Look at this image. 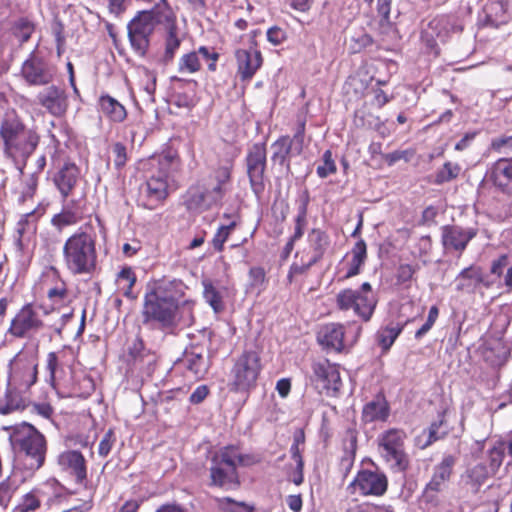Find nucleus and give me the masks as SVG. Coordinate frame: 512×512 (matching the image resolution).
<instances>
[{
    "instance_id": "obj_1",
    "label": "nucleus",
    "mask_w": 512,
    "mask_h": 512,
    "mask_svg": "<svg viewBox=\"0 0 512 512\" xmlns=\"http://www.w3.org/2000/svg\"><path fill=\"white\" fill-rule=\"evenodd\" d=\"M182 286L179 281H156L147 286L144 296L142 315L144 323L155 321L162 328H171L176 325L178 310V288Z\"/></svg>"
},
{
    "instance_id": "obj_2",
    "label": "nucleus",
    "mask_w": 512,
    "mask_h": 512,
    "mask_svg": "<svg viewBox=\"0 0 512 512\" xmlns=\"http://www.w3.org/2000/svg\"><path fill=\"white\" fill-rule=\"evenodd\" d=\"M97 234L85 224L69 236L63 245V262L72 275H91L97 267Z\"/></svg>"
},
{
    "instance_id": "obj_3",
    "label": "nucleus",
    "mask_w": 512,
    "mask_h": 512,
    "mask_svg": "<svg viewBox=\"0 0 512 512\" xmlns=\"http://www.w3.org/2000/svg\"><path fill=\"white\" fill-rule=\"evenodd\" d=\"M40 136L18 117H7L0 122V144L6 159L25 162L35 151Z\"/></svg>"
},
{
    "instance_id": "obj_4",
    "label": "nucleus",
    "mask_w": 512,
    "mask_h": 512,
    "mask_svg": "<svg viewBox=\"0 0 512 512\" xmlns=\"http://www.w3.org/2000/svg\"><path fill=\"white\" fill-rule=\"evenodd\" d=\"M173 24V10L164 7L163 10H141L127 24L128 39L133 51L139 56H145L151 37L157 26Z\"/></svg>"
},
{
    "instance_id": "obj_5",
    "label": "nucleus",
    "mask_w": 512,
    "mask_h": 512,
    "mask_svg": "<svg viewBox=\"0 0 512 512\" xmlns=\"http://www.w3.org/2000/svg\"><path fill=\"white\" fill-rule=\"evenodd\" d=\"M10 440L18 453L29 461L31 470L40 469L46 461L47 440L33 425L22 422L11 427Z\"/></svg>"
},
{
    "instance_id": "obj_6",
    "label": "nucleus",
    "mask_w": 512,
    "mask_h": 512,
    "mask_svg": "<svg viewBox=\"0 0 512 512\" xmlns=\"http://www.w3.org/2000/svg\"><path fill=\"white\" fill-rule=\"evenodd\" d=\"M177 164L178 158L171 154L154 156L148 160L146 165L149 166V174L145 192L151 202L157 203L167 197L168 176Z\"/></svg>"
},
{
    "instance_id": "obj_7",
    "label": "nucleus",
    "mask_w": 512,
    "mask_h": 512,
    "mask_svg": "<svg viewBox=\"0 0 512 512\" xmlns=\"http://www.w3.org/2000/svg\"><path fill=\"white\" fill-rule=\"evenodd\" d=\"M406 433L397 428L384 431L378 437V451L385 463L393 471L404 472L410 461L405 452Z\"/></svg>"
},
{
    "instance_id": "obj_8",
    "label": "nucleus",
    "mask_w": 512,
    "mask_h": 512,
    "mask_svg": "<svg viewBox=\"0 0 512 512\" xmlns=\"http://www.w3.org/2000/svg\"><path fill=\"white\" fill-rule=\"evenodd\" d=\"M377 301L368 282H364L359 290L347 288L336 295V305L339 310L352 309L364 321H368L373 315Z\"/></svg>"
},
{
    "instance_id": "obj_9",
    "label": "nucleus",
    "mask_w": 512,
    "mask_h": 512,
    "mask_svg": "<svg viewBox=\"0 0 512 512\" xmlns=\"http://www.w3.org/2000/svg\"><path fill=\"white\" fill-rule=\"evenodd\" d=\"M38 380L37 356L25 352H18L7 365L6 381L15 386L30 391Z\"/></svg>"
},
{
    "instance_id": "obj_10",
    "label": "nucleus",
    "mask_w": 512,
    "mask_h": 512,
    "mask_svg": "<svg viewBox=\"0 0 512 512\" xmlns=\"http://www.w3.org/2000/svg\"><path fill=\"white\" fill-rule=\"evenodd\" d=\"M261 371L260 356L256 351H244L231 370V386L236 391L253 387Z\"/></svg>"
},
{
    "instance_id": "obj_11",
    "label": "nucleus",
    "mask_w": 512,
    "mask_h": 512,
    "mask_svg": "<svg viewBox=\"0 0 512 512\" xmlns=\"http://www.w3.org/2000/svg\"><path fill=\"white\" fill-rule=\"evenodd\" d=\"M456 459L453 455H446L434 469L430 481L425 485L421 500L426 505L436 507L440 503V494L449 482Z\"/></svg>"
},
{
    "instance_id": "obj_12",
    "label": "nucleus",
    "mask_w": 512,
    "mask_h": 512,
    "mask_svg": "<svg viewBox=\"0 0 512 512\" xmlns=\"http://www.w3.org/2000/svg\"><path fill=\"white\" fill-rule=\"evenodd\" d=\"M40 310L41 306L25 304L12 318L8 333L15 338H32L45 327Z\"/></svg>"
},
{
    "instance_id": "obj_13",
    "label": "nucleus",
    "mask_w": 512,
    "mask_h": 512,
    "mask_svg": "<svg viewBox=\"0 0 512 512\" xmlns=\"http://www.w3.org/2000/svg\"><path fill=\"white\" fill-rule=\"evenodd\" d=\"M227 451L221 448L211 458L210 479L211 485L229 490L238 488L240 480L236 463L231 461Z\"/></svg>"
},
{
    "instance_id": "obj_14",
    "label": "nucleus",
    "mask_w": 512,
    "mask_h": 512,
    "mask_svg": "<svg viewBox=\"0 0 512 512\" xmlns=\"http://www.w3.org/2000/svg\"><path fill=\"white\" fill-rule=\"evenodd\" d=\"M59 470L73 478L74 483L83 489H94L88 479V464L79 450L68 449L56 457Z\"/></svg>"
},
{
    "instance_id": "obj_15",
    "label": "nucleus",
    "mask_w": 512,
    "mask_h": 512,
    "mask_svg": "<svg viewBox=\"0 0 512 512\" xmlns=\"http://www.w3.org/2000/svg\"><path fill=\"white\" fill-rule=\"evenodd\" d=\"M21 76L29 86H45L54 81L56 67L33 52L23 62Z\"/></svg>"
},
{
    "instance_id": "obj_16",
    "label": "nucleus",
    "mask_w": 512,
    "mask_h": 512,
    "mask_svg": "<svg viewBox=\"0 0 512 512\" xmlns=\"http://www.w3.org/2000/svg\"><path fill=\"white\" fill-rule=\"evenodd\" d=\"M304 137L305 122H301L293 138H290L289 136H282L271 145V160L279 165L286 164V166L289 167V162H287L288 158L298 156L302 153Z\"/></svg>"
},
{
    "instance_id": "obj_17",
    "label": "nucleus",
    "mask_w": 512,
    "mask_h": 512,
    "mask_svg": "<svg viewBox=\"0 0 512 512\" xmlns=\"http://www.w3.org/2000/svg\"><path fill=\"white\" fill-rule=\"evenodd\" d=\"M349 488L358 491L362 496H383L388 489V478L380 471L362 469L357 472Z\"/></svg>"
},
{
    "instance_id": "obj_18",
    "label": "nucleus",
    "mask_w": 512,
    "mask_h": 512,
    "mask_svg": "<svg viewBox=\"0 0 512 512\" xmlns=\"http://www.w3.org/2000/svg\"><path fill=\"white\" fill-rule=\"evenodd\" d=\"M36 102L55 118L64 117L69 108L67 92L64 88L54 84L39 91L36 95Z\"/></svg>"
},
{
    "instance_id": "obj_19",
    "label": "nucleus",
    "mask_w": 512,
    "mask_h": 512,
    "mask_svg": "<svg viewBox=\"0 0 512 512\" xmlns=\"http://www.w3.org/2000/svg\"><path fill=\"white\" fill-rule=\"evenodd\" d=\"M266 148L264 144H254L247 156V171L252 190L259 195L264 191V171Z\"/></svg>"
},
{
    "instance_id": "obj_20",
    "label": "nucleus",
    "mask_w": 512,
    "mask_h": 512,
    "mask_svg": "<svg viewBox=\"0 0 512 512\" xmlns=\"http://www.w3.org/2000/svg\"><path fill=\"white\" fill-rule=\"evenodd\" d=\"M477 233V228L464 229L457 225H446L441 228V241L446 250L462 253Z\"/></svg>"
},
{
    "instance_id": "obj_21",
    "label": "nucleus",
    "mask_w": 512,
    "mask_h": 512,
    "mask_svg": "<svg viewBox=\"0 0 512 512\" xmlns=\"http://www.w3.org/2000/svg\"><path fill=\"white\" fill-rule=\"evenodd\" d=\"M29 392L6 381L4 394L0 397V414L23 412L29 405Z\"/></svg>"
},
{
    "instance_id": "obj_22",
    "label": "nucleus",
    "mask_w": 512,
    "mask_h": 512,
    "mask_svg": "<svg viewBox=\"0 0 512 512\" xmlns=\"http://www.w3.org/2000/svg\"><path fill=\"white\" fill-rule=\"evenodd\" d=\"M235 58L237 71L242 81H250L263 63L261 53L252 49H237Z\"/></svg>"
},
{
    "instance_id": "obj_23",
    "label": "nucleus",
    "mask_w": 512,
    "mask_h": 512,
    "mask_svg": "<svg viewBox=\"0 0 512 512\" xmlns=\"http://www.w3.org/2000/svg\"><path fill=\"white\" fill-rule=\"evenodd\" d=\"M345 329L342 324L328 323L317 332V341L323 349L340 352L344 347Z\"/></svg>"
},
{
    "instance_id": "obj_24",
    "label": "nucleus",
    "mask_w": 512,
    "mask_h": 512,
    "mask_svg": "<svg viewBox=\"0 0 512 512\" xmlns=\"http://www.w3.org/2000/svg\"><path fill=\"white\" fill-rule=\"evenodd\" d=\"M490 179L503 194L512 197V160H497L491 167Z\"/></svg>"
},
{
    "instance_id": "obj_25",
    "label": "nucleus",
    "mask_w": 512,
    "mask_h": 512,
    "mask_svg": "<svg viewBox=\"0 0 512 512\" xmlns=\"http://www.w3.org/2000/svg\"><path fill=\"white\" fill-rule=\"evenodd\" d=\"M508 21L507 4L503 0H487L485 2L480 17L483 26L498 28Z\"/></svg>"
},
{
    "instance_id": "obj_26",
    "label": "nucleus",
    "mask_w": 512,
    "mask_h": 512,
    "mask_svg": "<svg viewBox=\"0 0 512 512\" xmlns=\"http://www.w3.org/2000/svg\"><path fill=\"white\" fill-rule=\"evenodd\" d=\"M30 491L39 501L42 502V499H45L46 504L51 506L61 501L66 488L57 478L50 477L34 486Z\"/></svg>"
},
{
    "instance_id": "obj_27",
    "label": "nucleus",
    "mask_w": 512,
    "mask_h": 512,
    "mask_svg": "<svg viewBox=\"0 0 512 512\" xmlns=\"http://www.w3.org/2000/svg\"><path fill=\"white\" fill-rule=\"evenodd\" d=\"M163 28L166 31L164 52L160 58L163 64L170 63L179 50L181 45V38L178 36L177 17L173 11V24H164Z\"/></svg>"
},
{
    "instance_id": "obj_28",
    "label": "nucleus",
    "mask_w": 512,
    "mask_h": 512,
    "mask_svg": "<svg viewBox=\"0 0 512 512\" xmlns=\"http://www.w3.org/2000/svg\"><path fill=\"white\" fill-rule=\"evenodd\" d=\"M79 176V170L73 163H66L54 177V183L63 198H67L75 187Z\"/></svg>"
},
{
    "instance_id": "obj_29",
    "label": "nucleus",
    "mask_w": 512,
    "mask_h": 512,
    "mask_svg": "<svg viewBox=\"0 0 512 512\" xmlns=\"http://www.w3.org/2000/svg\"><path fill=\"white\" fill-rule=\"evenodd\" d=\"M38 218L39 216L36 215V211H31L23 214L17 222L15 243L20 251H24L29 237L35 233Z\"/></svg>"
},
{
    "instance_id": "obj_30",
    "label": "nucleus",
    "mask_w": 512,
    "mask_h": 512,
    "mask_svg": "<svg viewBox=\"0 0 512 512\" xmlns=\"http://www.w3.org/2000/svg\"><path fill=\"white\" fill-rule=\"evenodd\" d=\"M482 282V269L478 266H470L463 269L456 277V289L461 292L471 293Z\"/></svg>"
},
{
    "instance_id": "obj_31",
    "label": "nucleus",
    "mask_w": 512,
    "mask_h": 512,
    "mask_svg": "<svg viewBox=\"0 0 512 512\" xmlns=\"http://www.w3.org/2000/svg\"><path fill=\"white\" fill-rule=\"evenodd\" d=\"M231 173L228 167H220L214 173L215 183L211 184L210 188L205 189L209 193L214 205L221 202L224 195L228 191Z\"/></svg>"
},
{
    "instance_id": "obj_32",
    "label": "nucleus",
    "mask_w": 512,
    "mask_h": 512,
    "mask_svg": "<svg viewBox=\"0 0 512 512\" xmlns=\"http://www.w3.org/2000/svg\"><path fill=\"white\" fill-rule=\"evenodd\" d=\"M99 105L103 114L113 122H123L127 117L125 107L110 95H102L99 98Z\"/></svg>"
},
{
    "instance_id": "obj_33",
    "label": "nucleus",
    "mask_w": 512,
    "mask_h": 512,
    "mask_svg": "<svg viewBox=\"0 0 512 512\" xmlns=\"http://www.w3.org/2000/svg\"><path fill=\"white\" fill-rule=\"evenodd\" d=\"M185 204L191 211L201 212L214 205L209 193L200 188H191L186 195Z\"/></svg>"
},
{
    "instance_id": "obj_34",
    "label": "nucleus",
    "mask_w": 512,
    "mask_h": 512,
    "mask_svg": "<svg viewBox=\"0 0 512 512\" xmlns=\"http://www.w3.org/2000/svg\"><path fill=\"white\" fill-rule=\"evenodd\" d=\"M351 256L352 258L349 262L345 279L358 275L361 271V267L367 259V246L363 239H360L355 243L351 250Z\"/></svg>"
},
{
    "instance_id": "obj_35",
    "label": "nucleus",
    "mask_w": 512,
    "mask_h": 512,
    "mask_svg": "<svg viewBox=\"0 0 512 512\" xmlns=\"http://www.w3.org/2000/svg\"><path fill=\"white\" fill-rule=\"evenodd\" d=\"M309 201V193L307 190H304L298 198V212L295 220L296 225L291 242L300 239L304 234V228L307 223L306 217Z\"/></svg>"
},
{
    "instance_id": "obj_36",
    "label": "nucleus",
    "mask_w": 512,
    "mask_h": 512,
    "mask_svg": "<svg viewBox=\"0 0 512 512\" xmlns=\"http://www.w3.org/2000/svg\"><path fill=\"white\" fill-rule=\"evenodd\" d=\"M444 424V418H440L438 421L433 422L428 429L423 430L422 434L417 438V444L420 448L424 449L444 437L447 434L446 429H441Z\"/></svg>"
},
{
    "instance_id": "obj_37",
    "label": "nucleus",
    "mask_w": 512,
    "mask_h": 512,
    "mask_svg": "<svg viewBox=\"0 0 512 512\" xmlns=\"http://www.w3.org/2000/svg\"><path fill=\"white\" fill-rule=\"evenodd\" d=\"M136 274L131 267H124L117 274L116 282L118 289L128 299H136L137 295L133 293V287L136 283Z\"/></svg>"
},
{
    "instance_id": "obj_38",
    "label": "nucleus",
    "mask_w": 512,
    "mask_h": 512,
    "mask_svg": "<svg viewBox=\"0 0 512 512\" xmlns=\"http://www.w3.org/2000/svg\"><path fill=\"white\" fill-rule=\"evenodd\" d=\"M20 487L16 478L6 477L0 482V507L7 509Z\"/></svg>"
},
{
    "instance_id": "obj_39",
    "label": "nucleus",
    "mask_w": 512,
    "mask_h": 512,
    "mask_svg": "<svg viewBox=\"0 0 512 512\" xmlns=\"http://www.w3.org/2000/svg\"><path fill=\"white\" fill-rule=\"evenodd\" d=\"M223 449H228V455L233 463H236L237 466H252L261 461V457L256 454H243L239 452L237 446L227 445L223 447Z\"/></svg>"
},
{
    "instance_id": "obj_40",
    "label": "nucleus",
    "mask_w": 512,
    "mask_h": 512,
    "mask_svg": "<svg viewBox=\"0 0 512 512\" xmlns=\"http://www.w3.org/2000/svg\"><path fill=\"white\" fill-rule=\"evenodd\" d=\"M80 215L70 208H63L58 214H55L52 219V225L59 231L65 227L75 225L80 220Z\"/></svg>"
},
{
    "instance_id": "obj_41",
    "label": "nucleus",
    "mask_w": 512,
    "mask_h": 512,
    "mask_svg": "<svg viewBox=\"0 0 512 512\" xmlns=\"http://www.w3.org/2000/svg\"><path fill=\"white\" fill-rule=\"evenodd\" d=\"M201 69V62L196 51L182 55L178 61V71L181 74H193Z\"/></svg>"
},
{
    "instance_id": "obj_42",
    "label": "nucleus",
    "mask_w": 512,
    "mask_h": 512,
    "mask_svg": "<svg viewBox=\"0 0 512 512\" xmlns=\"http://www.w3.org/2000/svg\"><path fill=\"white\" fill-rule=\"evenodd\" d=\"M203 296L214 312L219 313L224 309V303L220 292L209 281H203Z\"/></svg>"
},
{
    "instance_id": "obj_43",
    "label": "nucleus",
    "mask_w": 512,
    "mask_h": 512,
    "mask_svg": "<svg viewBox=\"0 0 512 512\" xmlns=\"http://www.w3.org/2000/svg\"><path fill=\"white\" fill-rule=\"evenodd\" d=\"M389 407L383 395H377L363 408V416H388Z\"/></svg>"
},
{
    "instance_id": "obj_44",
    "label": "nucleus",
    "mask_w": 512,
    "mask_h": 512,
    "mask_svg": "<svg viewBox=\"0 0 512 512\" xmlns=\"http://www.w3.org/2000/svg\"><path fill=\"white\" fill-rule=\"evenodd\" d=\"M401 331L402 327L399 325H390L378 331V343L383 348L384 351L390 349V347L393 345L394 341L397 339Z\"/></svg>"
},
{
    "instance_id": "obj_45",
    "label": "nucleus",
    "mask_w": 512,
    "mask_h": 512,
    "mask_svg": "<svg viewBox=\"0 0 512 512\" xmlns=\"http://www.w3.org/2000/svg\"><path fill=\"white\" fill-rule=\"evenodd\" d=\"M461 172V166L457 163L446 162L435 175V184L441 185L456 179Z\"/></svg>"
},
{
    "instance_id": "obj_46",
    "label": "nucleus",
    "mask_w": 512,
    "mask_h": 512,
    "mask_svg": "<svg viewBox=\"0 0 512 512\" xmlns=\"http://www.w3.org/2000/svg\"><path fill=\"white\" fill-rule=\"evenodd\" d=\"M220 512H253L254 508L245 502L235 501L230 497L216 499Z\"/></svg>"
},
{
    "instance_id": "obj_47",
    "label": "nucleus",
    "mask_w": 512,
    "mask_h": 512,
    "mask_svg": "<svg viewBox=\"0 0 512 512\" xmlns=\"http://www.w3.org/2000/svg\"><path fill=\"white\" fill-rule=\"evenodd\" d=\"M392 0H378L377 12L379 16V31L386 34L390 31L392 24L390 21V9Z\"/></svg>"
},
{
    "instance_id": "obj_48",
    "label": "nucleus",
    "mask_w": 512,
    "mask_h": 512,
    "mask_svg": "<svg viewBox=\"0 0 512 512\" xmlns=\"http://www.w3.org/2000/svg\"><path fill=\"white\" fill-rule=\"evenodd\" d=\"M34 30L35 26L33 22L27 18H20L13 24V34L19 39L21 43L27 42Z\"/></svg>"
},
{
    "instance_id": "obj_49",
    "label": "nucleus",
    "mask_w": 512,
    "mask_h": 512,
    "mask_svg": "<svg viewBox=\"0 0 512 512\" xmlns=\"http://www.w3.org/2000/svg\"><path fill=\"white\" fill-rule=\"evenodd\" d=\"M41 507V501L37 499L31 491L23 494L18 503L12 509V512H36Z\"/></svg>"
},
{
    "instance_id": "obj_50",
    "label": "nucleus",
    "mask_w": 512,
    "mask_h": 512,
    "mask_svg": "<svg viewBox=\"0 0 512 512\" xmlns=\"http://www.w3.org/2000/svg\"><path fill=\"white\" fill-rule=\"evenodd\" d=\"M357 438L358 432L355 428H349L346 430L343 440V453L341 457H352L355 459L358 448Z\"/></svg>"
},
{
    "instance_id": "obj_51",
    "label": "nucleus",
    "mask_w": 512,
    "mask_h": 512,
    "mask_svg": "<svg viewBox=\"0 0 512 512\" xmlns=\"http://www.w3.org/2000/svg\"><path fill=\"white\" fill-rule=\"evenodd\" d=\"M431 25H434L435 28H441L444 30V35H442L441 31L438 33L439 37H444L446 34L458 33L462 31V26L457 23V20L453 17L443 16L438 19H435L431 22Z\"/></svg>"
},
{
    "instance_id": "obj_52",
    "label": "nucleus",
    "mask_w": 512,
    "mask_h": 512,
    "mask_svg": "<svg viewBox=\"0 0 512 512\" xmlns=\"http://www.w3.org/2000/svg\"><path fill=\"white\" fill-rule=\"evenodd\" d=\"M308 240L317 255L321 256L328 245L327 235L320 229H313L308 235Z\"/></svg>"
},
{
    "instance_id": "obj_53",
    "label": "nucleus",
    "mask_w": 512,
    "mask_h": 512,
    "mask_svg": "<svg viewBox=\"0 0 512 512\" xmlns=\"http://www.w3.org/2000/svg\"><path fill=\"white\" fill-rule=\"evenodd\" d=\"M336 165L332 158V152L326 150L323 154V163L317 167V174L320 178H326L336 172Z\"/></svg>"
},
{
    "instance_id": "obj_54",
    "label": "nucleus",
    "mask_w": 512,
    "mask_h": 512,
    "mask_svg": "<svg viewBox=\"0 0 512 512\" xmlns=\"http://www.w3.org/2000/svg\"><path fill=\"white\" fill-rule=\"evenodd\" d=\"M115 442H116V436H115L114 429L110 428L106 431V433L104 434L103 438L101 439V441L99 443V446H98L99 456L107 457L110 454Z\"/></svg>"
},
{
    "instance_id": "obj_55",
    "label": "nucleus",
    "mask_w": 512,
    "mask_h": 512,
    "mask_svg": "<svg viewBox=\"0 0 512 512\" xmlns=\"http://www.w3.org/2000/svg\"><path fill=\"white\" fill-rule=\"evenodd\" d=\"M438 315H439V310H438L437 306H432L429 309L428 317H427L425 323L415 333L416 339H421L424 335H426L430 331V329L435 324V322L438 318Z\"/></svg>"
},
{
    "instance_id": "obj_56",
    "label": "nucleus",
    "mask_w": 512,
    "mask_h": 512,
    "mask_svg": "<svg viewBox=\"0 0 512 512\" xmlns=\"http://www.w3.org/2000/svg\"><path fill=\"white\" fill-rule=\"evenodd\" d=\"M156 362L157 356L150 350L145 352V355L140 360L136 361L134 365L144 370L147 375H151V373L154 371Z\"/></svg>"
},
{
    "instance_id": "obj_57",
    "label": "nucleus",
    "mask_w": 512,
    "mask_h": 512,
    "mask_svg": "<svg viewBox=\"0 0 512 512\" xmlns=\"http://www.w3.org/2000/svg\"><path fill=\"white\" fill-rule=\"evenodd\" d=\"M504 458L503 445L494 446L488 451L489 467L492 472L497 470L502 464Z\"/></svg>"
},
{
    "instance_id": "obj_58",
    "label": "nucleus",
    "mask_w": 512,
    "mask_h": 512,
    "mask_svg": "<svg viewBox=\"0 0 512 512\" xmlns=\"http://www.w3.org/2000/svg\"><path fill=\"white\" fill-rule=\"evenodd\" d=\"M235 227V222L229 225L221 226L213 238V246L216 250L221 251L224 242L227 240L231 230Z\"/></svg>"
},
{
    "instance_id": "obj_59",
    "label": "nucleus",
    "mask_w": 512,
    "mask_h": 512,
    "mask_svg": "<svg viewBox=\"0 0 512 512\" xmlns=\"http://www.w3.org/2000/svg\"><path fill=\"white\" fill-rule=\"evenodd\" d=\"M265 281V271L261 267H252L249 270V289L259 288Z\"/></svg>"
},
{
    "instance_id": "obj_60",
    "label": "nucleus",
    "mask_w": 512,
    "mask_h": 512,
    "mask_svg": "<svg viewBox=\"0 0 512 512\" xmlns=\"http://www.w3.org/2000/svg\"><path fill=\"white\" fill-rule=\"evenodd\" d=\"M47 296L54 305H62L68 296V292L64 284H62L61 286L49 289Z\"/></svg>"
},
{
    "instance_id": "obj_61",
    "label": "nucleus",
    "mask_w": 512,
    "mask_h": 512,
    "mask_svg": "<svg viewBox=\"0 0 512 512\" xmlns=\"http://www.w3.org/2000/svg\"><path fill=\"white\" fill-rule=\"evenodd\" d=\"M323 383V387L326 388L327 390H333L334 392H336L340 389L341 378L338 370L335 367L332 366L327 378H325Z\"/></svg>"
},
{
    "instance_id": "obj_62",
    "label": "nucleus",
    "mask_w": 512,
    "mask_h": 512,
    "mask_svg": "<svg viewBox=\"0 0 512 512\" xmlns=\"http://www.w3.org/2000/svg\"><path fill=\"white\" fill-rule=\"evenodd\" d=\"M415 272H416V269L412 265H409V264L400 265L396 272L397 284L402 285V284L409 282L412 279Z\"/></svg>"
},
{
    "instance_id": "obj_63",
    "label": "nucleus",
    "mask_w": 512,
    "mask_h": 512,
    "mask_svg": "<svg viewBox=\"0 0 512 512\" xmlns=\"http://www.w3.org/2000/svg\"><path fill=\"white\" fill-rule=\"evenodd\" d=\"M112 152L114 155V165L117 168H121L127 161V152L124 144L117 142L112 146Z\"/></svg>"
},
{
    "instance_id": "obj_64",
    "label": "nucleus",
    "mask_w": 512,
    "mask_h": 512,
    "mask_svg": "<svg viewBox=\"0 0 512 512\" xmlns=\"http://www.w3.org/2000/svg\"><path fill=\"white\" fill-rule=\"evenodd\" d=\"M489 475V470L482 464L475 465L469 470V477L477 484L483 483Z\"/></svg>"
}]
</instances>
